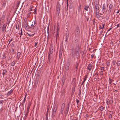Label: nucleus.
<instances>
[{"mask_svg":"<svg viewBox=\"0 0 120 120\" xmlns=\"http://www.w3.org/2000/svg\"><path fill=\"white\" fill-rule=\"evenodd\" d=\"M53 45L51 44L50 47L49 52L48 53V60L49 61V62L51 61V60H52V54L53 52Z\"/></svg>","mask_w":120,"mask_h":120,"instance_id":"f257e3e1","label":"nucleus"},{"mask_svg":"<svg viewBox=\"0 0 120 120\" xmlns=\"http://www.w3.org/2000/svg\"><path fill=\"white\" fill-rule=\"evenodd\" d=\"M113 10V6L112 4H110L109 7V10L108 11V12L109 13H110L112 12Z\"/></svg>","mask_w":120,"mask_h":120,"instance_id":"f03ea898","label":"nucleus"},{"mask_svg":"<svg viewBox=\"0 0 120 120\" xmlns=\"http://www.w3.org/2000/svg\"><path fill=\"white\" fill-rule=\"evenodd\" d=\"M106 4H104L102 6V11L101 12L100 14L101 15H102L103 14L105 11V10L106 9Z\"/></svg>","mask_w":120,"mask_h":120,"instance_id":"7ed1b4c3","label":"nucleus"},{"mask_svg":"<svg viewBox=\"0 0 120 120\" xmlns=\"http://www.w3.org/2000/svg\"><path fill=\"white\" fill-rule=\"evenodd\" d=\"M57 110V108H56L55 106L53 108V112L52 114V117H54L55 116V114L56 112V111Z\"/></svg>","mask_w":120,"mask_h":120,"instance_id":"20e7f679","label":"nucleus"},{"mask_svg":"<svg viewBox=\"0 0 120 120\" xmlns=\"http://www.w3.org/2000/svg\"><path fill=\"white\" fill-rule=\"evenodd\" d=\"M60 8L59 6H58L56 8V14L58 16L60 12Z\"/></svg>","mask_w":120,"mask_h":120,"instance_id":"39448f33","label":"nucleus"},{"mask_svg":"<svg viewBox=\"0 0 120 120\" xmlns=\"http://www.w3.org/2000/svg\"><path fill=\"white\" fill-rule=\"evenodd\" d=\"M99 2H98V3H96L95 5V10L96 11H100L99 8H100L98 6V4H99Z\"/></svg>","mask_w":120,"mask_h":120,"instance_id":"423d86ee","label":"nucleus"},{"mask_svg":"<svg viewBox=\"0 0 120 120\" xmlns=\"http://www.w3.org/2000/svg\"><path fill=\"white\" fill-rule=\"evenodd\" d=\"M7 25V24H4L3 25L2 28V31L3 32H4V31H6V29Z\"/></svg>","mask_w":120,"mask_h":120,"instance_id":"0eeeda50","label":"nucleus"},{"mask_svg":"<svg viewBox=\"0 0 120 120\" xmlns=\"http://www.w3.org/2000/svg\"><path fill=\"white\" fill-rule=\"evenodd\" d=\"M63 110L60 109V111L59 114L58 116L59 118H60V117H62L63 114Z\"/></svg>","mask_w":120,"mask_h":120,"instance_id":"6e6552de","label":"nucleus"},{"mask_svg":"<svg viewBox=\"0 0 120 120\" xmlns=\"http://www.w3.org/2000/svg\"><path fill=\"white\" fill-rule=\"evenodd\" d=\"M92 69V64L90 63L88 64L87 67V69H88L90 71Z\"/></svg>","mask_w":120,"mask_h":120,"instance_id":"1a4fd4ad","label":"nucleus"},{"mask_svg":"<svg viewBox=\"0 0 120 120\" xmlns=\"http://www.w3.org/2000/svg\"><path fill=\"white\" fill-rule=\"evenodd\" d=\"M25 26V28L26 30H28L30 29V26L28 25V24L26 23L24 24Z\"/></svg>","mask_w":120,"mask_h":120,"instance_id":"9d476101","label":"nucleus"},{"mask_svg":"<svg viewBox=\"0 0 120 120\" xmlns=\"http://www.w3.org/2000/svg\"><path fill=\"white\" fill-rule=\"evenodd\" d=\"M78 12L79 14L81 12V4L80 3H79L78 6Z\"/></svg>","mask_w":120,"mask_h":120,"instance_id":"9b49d317","label":"nucleus"},{"mask_svg":"<svg viewBox=\"0 0 120 120\" xmlns=\"http://www.w3.org/2000/svg\"><path fill=\"white\" fill-rule=\"evenodd\" d=\"M63 52V50L62 49H60V50L59 51V58L60 59L62 56V54Z\"/></svg>","mask_w":120,"mask_h":120,"instance_id":"f8f14e48","label":"nucleus"},{"mask_svg":"<svg viewBox=\"0 0 120 120\" xmlns=\"http://www.w3.org/2000/svg\"><path fill=\"white\" fill-rule=\"evenodd\" d=\"M20 55L21 53L19 52H18L17 54V56L16 57L18 60L19 59Z\"/></svg>","mask_w":120,"mask_h":120,"instance_id":"ddd939ff","label":"nucleus"},{"mask_svg":"<svg viewBox=\"0 0 120 120\" xmlns=\"http://www.w3.org/2000/svg\"><path fill=\"white\" fill-rule=\"evenodd\" d=\"M69 108L66 107V110L65 111V115L66 116L67 115L68 112Z\"/></svg>","mask_w":120,"mask_h":120,"instance_id":"4468645a","label":"nucleus"},{"mask_svg":"<svg viewBox=\"0 0 120 120\" xmlns=\"http://www.w3.org/2000/svg\"><path fill=\"white\" fill-rule=\"evenodd\" d=\"M13 90L11 89L10 90V91H9L7 94V95L8 96L10 95V94L13 93Z\"/></svg>","mask_w":120,"mask_h":120,"instance_id":"2eb2a0df","label":"nucleus"},{"mask_svg":"<svg viewBox=\"0 0 120 120\" xmlns=\"http://www.w3.org/2000/svg\"><path fill=\"white\" fill-rule=\"evenodd\" d=\"M69 65L70 64L68 63H67V64L65 67V70L66 71H67L69 69Z\"/></svg>","mask_w":120,"mask_h":120,"instance_id":"dca6fc26","label":"nucleus"},{"mask_svg":"<svg viewBox=\"0 0 120 120\" xmlns=\"http://www.w3.org/2000/svg\"><path fill=\"white\" fill-rule=\"evenodd\" d=\"M79 66V64L77 63L76 64H75V70L76 71H77V69L78 68Z\"/></svg>","mask_w":120,"mask_h":120,"instance_id":"f3484780","label":"nucleus"},{"mask_svg":"<svg viewBox=\"0 0 120 120\" xmlns=\"http://www.w3.org/2000/svg\"><path fill=\"white\" fill-rule=\"evenodd\" d=\"M59 33L58 32V28H57V33H56V39L59 38Z\"/></svg>","mask_w":120,"mask_h":120,"instance_id":"a211bd4d","label":"nucleus"},{"mask_svg":"<svg viewBox=\"0 0 120 120\" xmlns=\"http://www.w3.org/2000/svg\"><path fill=\"white\" fill-rule=\"evenodd\" d=\"M89 8V6L88 5H87L85 6L84 9L86 11H88Z\"/></svg>","mask_w":120,"mask_h":120,"instance_id":"6ab92c4d","label":"nucleus"},{"mask_svg":"<svg viewBox=\"0 0 120 120\" xmlns=\"http://www.w3.org/2000/svg\"><path fill=\"white\" fill-rule=\"evenodd\" d=\"M68 36L67 35L66 36V38H65V44H66V45L67 44V43L68 41Z\"/></svg>","mask_w":120,"mask_h":120,"instance_id":"aec40b11","label":"nucleus"},{"mask_svg":"<svg viewBox=\"0 0 120 120\" xmlns=\"http://www.w3.org/2000/svg\"><path fill=\"white\" fill-rule=\"evenodd\" d=\"M116 64L117 66L120 65V61L117 60L116 62Z\"/></svg>","mask_w":120,"mask_h":120,"instance_id":"412c9836","label":"nucleus"},{"mask_svg":"<svg viewBox=\"0 0 120 120\" xmlns=\"http://www.w3.org/2000/svg\"><path fill=\"white\" fill-rule=\"evenodd\" d=\"M65 104L64 103H63L62 105L61 106V109L64 110L65 107Z\"/></svg>","mask_w":120,"mask_h":120,"instance_id":"4be33fe9","label":"nucleus"},{"mask_svg":"<svg viewBox=\"0 0 120 120\" xmlns=\"http://www.w3.org/2000/svg\"><path fill=\"white\" fill-rule=\"evenodd\" d=\"M106 102L107 103V104L109 105L110 104V100L109 99H107L106 100Z\"/></svg>","mask_w":120,"mask_h":120,"instance_id":"5701e85b","label":"nucleus"},{"mask_svg":"<svg viewBox=\"0 0 120 120\" xmlns=\"http://www.w3.org/2000/svg\"><path fill=\"white\" fill-rule=\"evenodd\" d=\"M5 16L4 15H3L0 18L1 20H4L5 18Z\"/></svg>","mask_w":120,"mask_h":120,"instance_id":"b1692460","label":"nucleus"},{"mask_svg":"<svg viewBox=\"0 0 120 120\" xmlns=\"http://www.w3.org/2000/svg\"><path fill=\"white\" fill-rule=\"evenodd\" d=\"M30 103H29L28 104V106L27 107V110H29V109L30 108Z\"/></svg>","mask_w":120,"mask_h":120,"instance_id":"393cba45","label":"nucleus"},{"mask_svg":"<svg viewBox=\"0 0 120 120\" xmlns=\"http://www.w3.org/2000/svg\"><path fill=\"white\" fill-rule=\"evenodd\" d=\"M116 61L114 60H113L112 61V63L113 65H114L116 63Z\"/></svg>","mask_w":120,"mask_h":120,"instance_id":"a878e982","label":"nucleus"},{"mask_svg":"<svg viewBox=\"0 0 120 120\" xmlns=\"http://www.w3.org/2000/svg\"><path fill=\"white\" fill-rule=\"evenodd\" d=\"M6 2L5 1H4L2 5V7L4 8L6 6Z\"/></svg>","mask_w":120,"mask_h":120,"instance_id":"bb28decb","label":"nucleus"},{"mask_svg":"<svg viewBox=\"0 0 120 120\" xmlns=\"http://www.w3.org/2000/svg\"><path fill=\"white\" fill-rule=\"evenodd\" d=\"M88 77V75H86L84 76V80L86 81Z\"/></svg>","mask_w":120,"mask_h":120,"instance_id":"cd10ccee","label":"nucleus"},{"mask_svg":"<svg viewBox=\"0 0 120 120\" xmlns=\"http://www.w3.org/2000/svg\"><path fill=\"white\" fill-rule=\"evenodd\" d=\"M7 72V71L6 70H4L3 71V75H4Z\"/></svg>","mask_w":120,"mask_h":120,"instance_id":"c85d7f7f","label":"nucleus"},{"mask_svg":"<svg viewBox=\"0 0 120 120\" xmlns=\"http://www.w3.org/2000/svg\"><path fill=\"white\" fill-rule=\"evenodd\" d=\"M79 29H77L76 30V32L75 33L76 34H79Z\"/></svg>","mask_w":120,"mask_h":120,"instance_id":"c756f323","label":"nucleus"},{"mask_svg":"<svg viewBox=\"0 0 120 120\" xmlns=\"http://www.w3.org/2000/svg\"><path fill=\"white\" fill-rule=\"evenodd\" d=\"M105 108V107H103V106H101L100 107V110L101 111H102L103 110V109L104 108Z\"/></svg>","mask_w":120,"mask_h":120,"instance_id":"7c9ffc66","label":"nucleus"},{"mask_svg":"<svg viewBox=\"0 0 120 120\" xmlns=\"http://www.w3.org/2000/svg\"><path fill=\"white\" fill-rule=\"evenodd\" d=\"M81 90L80 89L79 90V96L80 97V95L81 94Z\"/></svg>","mask_w":120,"mask_h":120,"instance_id":"2f4dec72","label":"nucleus"},{"mask_svg":"<svg viewBox=\"0 0 120 120\" xmlns=\"http://www.w3.org/2000/svg\"><path fill=\"white\" fill-rule=\"evenodd\" d=\"M26 96H25V98H24V100L23 101V102H22V105H23V104H24L25 102V101H26Z\"/></svg>","mask_w":120,"mask_h":120,"instance_id":"473e14b6","label":"nucleus"},{"mask_svg":"<svg viewBox=\"0 0 120 120\" xmlns=\"http://www.w3.org/2000/svg\"><path fill=\"white\" fill-rule=\"evenodd\" d=\"M16 28L17 29H18L19 28V24H16L15 25Z\"/></svg>","mask_w":120,"mask_h":120,"instance_id":"72a5a7b5","label":"nucleus"},{"mask_svg":"<svg viewBox=\"0 0 120 120\" xmlns=\"http://www.w3.org/2000/svg\"><path fill=\"white\" fill-rule=\"evenodd\" d=\"M15 64V62L13 61L11 63V65L12 66H14Z\"/></svg>","mask_w":120,"mask_h":120,"instance_id":"f704fd0d","label":"nucleus"},{"mask_svg":"<svg viewBox=\"0 0 120 120\" xmlns=\"http://www.w3.org/2000/svg\"><path fill=\"white\" fill-rule=\"evenodd\" d=\"M34 28V25L33 24H32L30 26V28H31L32 29H33Z\"/></svg>","mask_w":120,"mask_h":120,"instance_id":"c9c22d12","label":"nucleus"},{"mask_svg":"<svg viewBox=\"0 0 120 120\" xmlns=\"http://www.w3.org/2000/svg\"><path fill=\"white\" fill-rule=\"evenodd\" d=\"M27 34L28 35H29L30 37H31V36H33L34 34H31H31H29L28 33H27Z\"/></svg>","mask_w":120,"mask_h":120,"instance_id":"e433bc0d","label":"nucleus"},{"mask_svg":"<svg viewBox=\"0 0 120 120\" xmlns=\"http://www.w3.org/2000/svg\"><path fill=\"white\" fill-rule=\"evenodd\" d=\"M24 22H25V23H24V24H26V23L27 24H28V22L27 21V19H25L24 20Z\"/></svg>","mask_w":120,"mask_h":120,"instance_id":"4c0bfd02","label":"nucleus"},{"mask_svg":"<svg viewBox=\"0 0 120 120\" xmlns=\"http://www.w3.org/2000/svg\"><path fill=\"white\" fill-rule=\"evenodd\" d=\"M99 73H100V74L101 75H103V71H101L99 72Z\"/></svg>","mask_w":120,"mask_h":120,"instance_id":"58836bf2","label":"nucleus"},{"mask_svg":"<svg viewBox=\"0 0 120 120\" xmlns=\"http://www.w3.org/2000/svg\"><path fill=\"white\" fill-rule=\"evenodd\" d=\"M106 65L107 66H109L110 65V62L109 61L107 63H106Z\"/></svg>","mask_w":120,"mask_h":120,"instance_id":"ea45409f","label":"nucleus"},{"mask_svg":"<svg viewBox=\"0 0 120 120\" xmlns=\"http://www.w3.org/2000/svg\"><path fill=\"white\" fill-rule=\"evenodd\" d=\"M71 105V103L70 102H69L68 103V105L67 106V107H69Z\"/></svg>","mask_w":120,"mask_h":120,"instance_id":"a19ab883","label":"nucleus"},{"mask_svg":"<svg viewBox=\"0 0 120 120\" xmlns=\"http://www.w3.org/2000/svg\"><path fill=\"white\" fill-rule=\"evenodd\" d=\"M112 117V116L111 114H110L109 116V118H111Z\"/></svg>","mask_w":120,"mask_h":120,"instance_id":"79ce46f5","label":"nucleus"},{"mask_svg":"<svg viewBox=\"0 0 120 120\" xmlns=\"http://www.w3.org/2000/svg\"><path fill=\"white\" fill-rule=\"evenodd\" d=\"M21 32L19 33V34L20 35H22V29L21 28Z\"/></svg>","mask_w":120,"mask_h":120,"instance_id":"37998d69","label":"nucleus"},{"mask_svg":"<svg viewBox=\"0 0 120 120\" xmlns=\"http://www.w3.org/2000/svg\"><path fill=\"white\" fill-rule=\"evenodd\" d=\"M49 109H47V112H46V116H48V113H49Z\"/></svg>","mask_w":120,"mask_h":120,"instance_id":"c03bdc74","label":"nucleus"},{"mask_svg":"<svg viewBox=\"0 0 120 120\" xmlns=\"http://www.w3.org/2000/svg\"><path fill=\"white\" fill-rule=\"evenodd\" d=\"M76 102H77V104H78L79 103V101L78 99H76Z\"/></svg>","mask_w":120,"mask_h":120,"instance_id":"a18cd8bd","label":"nucleus"},{"mask_svg":"<svg viewBox=\"0 0 120 120\" xmlns=\"http://www.w3.org/2000/svg\"><path fill=\"white\" fill-rule=\"evenodd\" d=\"M100 11H96V15H98V14H99V12Z\"/></svg>","mask_w":120,"mask_h":120,"instance_id":"49530a36","label":"nucleus"},{"mask_svg":"<svg viewBox=\"0 0 120 120\" xmlns=\"http://www.w3.org/2000/svg\"><path fill=\"white\" fill-rule=\"evenodd\" d=\"M104 69V67H101V71L103 70Z\"/></svg>","mask_w":120,"mask_h":120,"instance_id":"de8ad7c7","label":"nucleus"},{"mask_svg":"<svg viewBox=\"0 0 120 120\" xmlns=\"http://www.w3.org/2000/svg\"><path fill=\"white\" fill-rule=\"evenodd\" d=\"M28 115V114L26 113L25 116V118H26L27 117Z\"/></svg>","mask_w":120,"mask_h":120,"instance_id":"09e8293b","label":"nucleus"},{"mask_svg":"<svg viewBox=\"0 0 120 120\" xmlns=\"http://www.w3.org/2000/svg\"><path fill=\"white\" fill-rule=\"evenodd\" d=\"M112 29V28H109L108 30V31H107V33H106V34H107V33H108V32L110 30H111Z\"/></svg>","mask_w":120,"mask_h":120,"instance_id":"8fccbe9b","label":"nucleus"},{"mask_svg":"<svg viewBox=\"0 0 120 120\" xmlns=\"http://www.w3.org/2000/svg\"><path fill=\"white\" fill-rule=\"evenodd\" d=\"M72 57H74V56H75V55H74V54H73V52H72Z\"/></svg>","mask_w":120,"mask_h":120,"instance_id":"3c124183","label":"nucleus"},{"mask_svg":"<svg viewBox=\"0 0 120 120\" xmlns=\"http://www.w3.org/2000/svg\"><path fill=\"white\" fill-rule=\"evenodd\" d=\"M113 101L112 100H111L110 101V104H112L113 103Z\"/></svg>","mask_w":120,"mask_h":120,"instance_id":"603ef678","label":"nucleus"},{"mask_svg":"<svg viewBox=\"0 0 120 120\" xmlns=\"http://www.w3.org/2000/svg\"><path fill=\"white\" fill-rule=\"evenodd\" d=\"M99 26V28L100 29H103L101 25H100Z\"/></svg>","mask_w":120,"mask_h":120,"instance_id":"864d4df0","label":"nucleus"},{"mask_svg":"<svg viewBox=\"0 0 120 120\" xmlns=\"http://www.w3.org/2000/svg\"><path fill=\"white\" fill-rule=\"evenodd\" d=\"M34 25H35H35H36V20H35L34 21Z\"/></svg>","mask_w":120,"mask_h":120,"instance_id":"5fc2aeb1","label":"nucleus"},{"mask_svg":"<svg viewBox=\"0 0 120 120\" xmlns=\"http://www.w3.org/2000/svg\"><path fill=\"white\" fill-rule=\"evenodd\" d=\"M38 44V42H35V45H34V46L35 47H36L37 45Z\"/></svg>","mask_w":120,"mask_h":120,"instance_id":"6e6d98bb","label":"nucleus"},{"mask_svg":"<svg viewBox=\"0 0 120 120\" xmlns=\"http://www.w3.org/2000/svg\"><path fill=\"white\" fill-rule=\"evenodd\" d=\"M102 27H103V28H104L105 26V24L104 23H102Z\"/></svg>","mask_w":120,"mask_h":120,"instance_id":"4d7b16f0","label":"nucleus"},{"mask_svg":"<svg viewBox=\"0 0 120 120\" xmlns=\"http://www.w3.org/2000/svg\"><path fill=\"white\" fill-rule=\"evenodd\" d=\"M94 54H92L91 55V57L92 58H93L94 56Z\"/></svg>","mask_w":120,"mask_h":120,"instance_id":"13d9d810","label":"nucleus"},{"mask_svg":"<svg viewBox=\"0 0 120 120\" xmlns=\"http://www.w3.org/2000/svg\"><path fill=\"white\" fill-rule=\"evenodd\" d=\"M112 82V80H110L109 81V84L111 85V84Z\"/></svg>","mask_w":120,"mask_h":120,"instance_id":"bf43d9fd","label":"nucleus"},{"mask_svg":"<svg viewBox=\"0 0 120 120\" xmlns=\"http://www.w3.org/2000/svg\"><path fill=\"white\" fill-rule=\"evenodd\" d=\"M32 7H31L30 9V11H32Z\"/></svg>","mask_w":120,"mask_h":120,"instance_id":"052dcab7","label":"nucleus"},{"mask_svg":"<svg viewBox=\"0 0 120 120\" xmlns=\"http://www.w3.org/2000/svg\"><path fill=\"white\" fill-rule=\"evenodd\" d=\"M3 103V100L0 101V103Z\"/></svg>","mask_w":120,"mask_h":120,"instance_id":"680f3d73","label":"nucleus"},{"mask_svg":"<svg viewBox=\"0 0 120 120\" xmlns=\"http://www.w3.org/2000/svg\"><path fill=\"white\" fill-rule=\"evenodd\" d=\"M85 116L86 117H88V115L87 114H86Z\"/></svg>","mask_w":120,"mask_h":120,"instance_id":"e2e57ef3","label":"nucleus"},{"mask_svg":"<svg viewBox=\"0 0 120 120\" xmlns=\"http://www.w3.org/2000/svg\"><path fill=\"white\" fill-rule=\"evenodd\" d=\"M98 78V77L97 76H96L94 78V79H97Z\"/></svg>","mask_w":120,"mask_h":120,"instance_id":"0e129e2a","label":"nucleus"},{"mask_svg":"<svg viewBox=\"0 0 120 120\" xmlns=\"http://www.w3.org/2000/svg\"><path fill=\"white\" fill-rule=\"evenodd\" d=\"M64 82H65V80L63 79L62 81V82H63V83H64Z\"/></svg>","mask_w":120,"mask_h":120,"instance_id":"69168bd1","label":"nucleus"},{"mask_svg":"<svg viewBox=\"0 0 120 120\" xmlns=\"http://www.w3.org/2000/svg\"><path fill=\"white\" fill-rule=\"evenodd\" d=\"M11 46L14 47V44L13 43H12L11 45Z\"/></svg>","mask_w":120,"mask_h":120,"instance_id":"338daca9","label":"nucleus"},{"mask_svg":"<svg viewBox=\"0 0 120 120\" xmlns=\"http://www.w3.org/2000/svg\"><path fill=\"white\" fill-rule=\"evenodd\" d=\"M116 26H117V28L119 27L120 26V24H118L117 25H116Z\"/></svg>","mask_w":120,"mask_h":120,"instance_id":"774afa93","label":"nucleus"}]
</instances>
